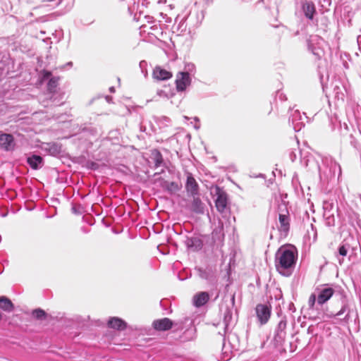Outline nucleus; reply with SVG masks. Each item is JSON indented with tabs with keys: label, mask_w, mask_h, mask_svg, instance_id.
I'll list each match as a JSON object with an SVG mask.
<instances>
[{
	"label": "nucleus",
	"mask_w": 361,
	"mask_h": 361,
	"mask_svg": "<svg viewBox=\"0 0 361 361\" xmlns=\"http://www.w3.org/2000/svg\"><path fill=\"white\" fill-rule=\"evenodd\" d=\"M297 258L298 253L294 247H280L275 255V267L277 271L284 276H290L294 270Z\"/></svg>",
	"instance_id": "f257e3e1"
},
{
	"label": "nucleus",
	"mask_w": 361,
	"mask_h": 361,
	"mask_svg": "<svg viewBox=\"0 0 361 361\" xmlns=\"http://www.w3.org/2000/svg\"><path fill=\"white\" fill-rule=\"evenodd\" d=\"M356 240L353 236H349L345 238L338 247V252L336 254L337 257H342L341 259L338 258V262L341 264L343 262V257H346L350 251L353 252L356 248Z\"/></svg>",
	"instance_id": "f03ea898"
},
{
	"label": "nucleus",
	"mask_w": 361,
	"mask_h": 361,
	"mask_svg": "<svg viewBox=\"0 0 361 361\" xmlns=\"http://www.w3.org/2000/svg\"><path fill=\"white\" fill-rule=\"evenodd\" d=\"M324 47H327L326 42L318 36L312 38L309 44V49L318 59H321L324 56Z\"/></svg>",
	"instance_id": "7ed1b4c3"
},
{
	"label": "nucleus",
	"mask_w": 361,
	"mask_h": 361,
	"mask_svg": "<svg viewBox=\"0 0 361 361\" xmlns=\"http://www.w3.org/2000/svg\"><path fill=\"white\" fill-rule=\"evenodd\" d=\"M343 300L341 310L335 314L329 316L330 318L338 319L341 322L348 324L350 319V308L348 303L345 300V296L342 295Z\"/></svg>",
	"instance_id": "20e7f679"
},
{
	"label": "nucleus",
	"mask_w": 361,
	"mask_h": 361,
	"mask_svg": "<svg viewBox=\"0 0 361 361\" xmlns=\"http://www.w3.org/2000/svg\"><path fill=\"white\" fill-rule=\"evenodd\" d=\"M176 86L178 92L185 90L190 85L191 78L187 72H178L176 75Z\"/></svg>",
	"instance_id": "39448f33"
},
{
	"label": "nucleus",
	"mask_w": 361,
	"mask_h": 361,
	"mask_svg": "<svg viewBox=\"0 0 361 361\" xmlns=\"http://www.w3.org/2000/svg\"><path fill=\"white\" fill-rule=\"evenodd\" d=\"M304 116L305 114H303ZM306 118V117H305ZM304 118L301 115L299 110H292V113L289 118V122L292 123L293 128L295 132L300 131L305 126Z\"/></svg>",
	"instance_id": "423d86ee"
},
{
	"label": "nucleus",
	"mask_w": 361,
	"mask_h": 361,
	"mask_svg": "<svg viewBox=\"0 0 361 361\" xmlns=\"http://www.w3.org/2000/svg\"><path fill=\"white\" fill-rule=\"evenodd\" d=\"M257 317L261 324H266L271 315V309L267 305L259 304L255 308Z\"/></svg>",
	"instance_id": "0eeeda50"
},
{
	"label": "nucleus",
	"mask_w": 361,
	"mask_h": 361,
	"mask_svg": "<svg viewBox=\"0 0 361 361\" xmlns=\"http://www.w3.org/2000/svg\"><path fill=\"white\" fill-rule=\"evenodd\" d=\"M172 76L173 74L171 71L160 66H155L152 71V78L157 81L167 80L171 79Z\"/></svg>",
	"instance_id": "6e6552de"
},
{
	"label": "nucleus",
	"mask_w": 361,
	"mask_h": 361,
	"mask_svg": "<svg viewBox=\"0 0 361 361\" xmlns=\"http://www.w3.org/2000/svg\"><path fill=\"white\" fill-rule=\"evenodd\" d=\"M216 195H217V197L215 200V205H216V209L219 212L223 213L227 207V203H228L227 194L224 191L221 190L218 188L216 189Z\"/></svg>",
	"instance_id": "1a4fd4ad"
},
{
	"label": "nucleus",
	"mask_w": 361,
	"mask_h": 361,
	"mask_svg": "<svg viewBox=\"0 0 361 361\" xmlns=\"http://www.w3.org/2000/svg\"><path fill=\"white\" fill-rule=\"evenodd\" d=\"M185 189L192 196L198 195L199 185L191 173H188Z\"/></svg>",
	"instance_id": "9d476101"
},
{
	"label": "nucleus",
	"mask_w": 361,
	"mask_h": 361,
	"mask_svg": "<svg viewBox=\"0 0 361 361\" xmlns=\"http://www.w3.org/2000/svg\"><path fill=\"white\" fill-rule=\"evenodd\" d=\"M172 326L173 322L166 317L154 320L152 323V326L157 331H167L171 329Z\"/></svg>",
	"instance_id": "9b49d317"
},
{
	"label": "nucleus",
	"mask_w": 361,
	"mask_h": 361,
	"mask_svg": "<svg viewBox=\"0 0 361 361\" xmlns=\"http://www.w3.org/2000/svg\"><path fill=\"white\" fill-rule=\"evenodd\" d=\"M14 146L13 137L11 134L2 133L0 135V147L6 151L13 149Z\"/></svg>",
	"instance_id": "f8f14e48"
},
{
	"label": "nucleus",
	"mask_w": 361,
	"mask_h": 361,
	"mask_svg": "<svg viewBox=\"0 0 361 361\" xmlns=\"http://www.w3.org/2000/svg\"><path fill=\"white\" fill-rule=\"evenodd\" d=\"M334 290L331 287L322 288L317 296V303L323 305L326 302L334 295Z\"/></svg>",
	"instance_id": "ddd939ff"
},
{
	"label": "nucleus",
	"mask_w": 361,
	"mask_h": 361,
	"mask_svg": "<svg viewBox=\"0 0 361 361\" xmlns=\"http://www.w3.org/2000/svg\"><path fill=\"white\" fill-rule=\"evenodd\" d=\"M235 304V295H233L231 297V307L226 305L224 311V323L225 324V330H228L230 323L232 320V308Z\"/></svg>",
	"instance_id": "4468645a"
},
{
	"label": "nucleus",
	"mask_w": 361,
	"mask_h": 361,
	"mask_svg": "<svg viewBox=\"0 0 361 361\" xmlns=\"http://www.w3.org/2000/svg\"><path fill=\"white\" fill-rule=\"evenodd\" d=\"M209 299V295L207 292H200L194 295L193 304L195 307H200L205 305Z\"/></svg>",
	"instance_id": "2eb2a0df"
},
{
	"label": "nucleus",
	"mask_w": 361,
	"mask_h": 361,
	"mask_svg": "<svg viewBox=\"0 0 361 361\" xmlns=\"http://www.w3.org/2000/svg\"><path fill=\"white\" fill-rule=\"evenodd\" d=\"M108 326L110 328L122 331L126 329L127 324L123 319L118 317H111L108 322Z\"/></svg>",
	"instance_id": "dca6fc26"
},
{
	"label": "nucleus",
	"mask_w": 361,
	"mask_h": 361,
	"mask_svg": "<svg viewBox=\"0 0 361 361\" xmlns=\"http://www.w3.org/2000/svg\"><path fill=\"white\" fill-rule=\"evenodd\" d=\"M188 248L192 251H197L202 247V241L197 237L188 238L185 241Z\"/></svg>",
	"instance_id": "f3484780"
},
{
	"label": "nucleus",
	"mask_w": 361,
	"mask_h": 361,
	"mask_svg": "<svg viewBox=\"0 0 361 361\" xmlns=\"http://www.w3.org/2000/svg\"><path fill=\"white\" fill-rule=\"evenodd\" d=\"M27 162L32 169H38L42 166L43 159L39 155H32L27 159Z\"/></svg>",
	"instance_id": "a211bd4d"
},
{
	"label": "nucleus",
	"mask_w": 361,
	"mask_h": 361,
	"mask_svg": "<svg viewBox=\"0 0 361 361\" xmlns=\"http://www.w3.org/2000/svg\"><path fill=\"white\" fill-rule=\"evenodd\" d=\"M279 220L280 224L279 230L288 233L290 229V219L288 214H279Z\"/></svg>",
	"instance_id": "6ab92c4d"
},
{
	"label": "nucleus",
	"mask_w": 361,
	"mask_h": 361,
	"mask_svg": "<svg viewBox=\"0 0 361 361\" xmlns=\"http://www.w3.org/2000/svg\"><path fill=\"white\" fill-rule=\"evenodd\" d=\"M195 269L198 273V276L202 279L211 280L214 277V271L211 267H207L205 269L200 267Z\"/></svg>",
	"instance_id": "aec40b11"
},
{
	"label": "nucleus",
	"mask_w": 361,
	"mask_h": 361,
	"mask_svg": "<svg viewBox=\"0 0 361 361\" xmlns=\"http://www.w3.org/2000/svg\"><path fill=\"white\" fill-rule=\"evenodd\" d=\"M0 308L3 310L11 312L14 309L12 302L5 296L0 297Z\"/></svg>",
	"instance_id": "412c9836"
},
{
	"label": "nucleus",
	"mask_w": 361,
	"mask_h": 361,
	"mask_svg": "<svg viewBox=\"0 0 361 361\" xmlns=\"http://www.w3.org/2000/svg\"><path fill=\"white\" fill-rule=\"evenodd\" d=\"M192 210L197 214L204 213V204L202 202L200 199L197 197L193 196V200L192 202Z\"/></svg>",
	"instance_id": "4be33fe9"
},
{
	"label": "nucleus",
	"mask_w": 361,
	"mask_h": 361,
	"mask_svg": "<svg viewBox=\"0 0 361 361\" xmlns=\"http://www.w3.org/2000/svg\"><path fill=\"white\" fill-rule=\"evenodd\" d=\"M324 218L325 224L327 226L333 227L335 226L334 211L327 210L325 209L324 212Z\"/></svg>",
	"instance_id": "5701e85b"
},
{
	"label": "nucleus",
	"mask_w": 361,
	"mask_h": 361,
	"mask_svg": "<svg viewBox=\"0 0 361 361\" xmlns=\"http://www.w3.org/2000/svg\"><path fill=\"white\" fill-rule=\"evenodd\" d=\"M303 10L305 16L309 18L312 19L315 13V6L313 2L309 1L303 5Z\"/></svg>",
	"instance_id": "b1692460"
},
{
	"label": "nucleus",
	"mask_w": 361,
	"mask_h": 361,
	"mask_svg": "<svg viewBox=\"0 0 361 361\" xmlns=\"http://www.w3.org/2000/svg\"><path fill=\"white\" fill-rule=\"evenodd\" d=\"M212 238L214 241L219 240L221 241L224 238V233H223V224H221V226L219 228H215L212 233Z\"/></svg>",
	"instance_id": "393cba45"
},
{
	"label": "nucleus",
	"mask_w": 361,
	"mask_h": 361,
	"mask_svg": "<svg viewBox=\"0 0 361 361\" xmlns=\"http://www.w3.org/2000/svg\"><path fill=\"white\" fill-rule=\"evenodd\" d=\"M59 78L58 77H52L49 79L47 83V90L50 92H54L56 91V88L58 85Z\"/></svg>",
	"instance_id": "a878e982"
},
{
	"label": "nucleus",
	"mask_w": 361,
	"mask_h": 361,
	"mask_svg": "<svg viewBox=\"0 0 361 361\" xmlns=\"http://www.w3.org/2000/svg\"><path fill=\"white\" fill-rule=\"evenodd\" d=\"M286 327V322L284 321H281L278 326L277 329L276 330V334L275 337H279L280 338H282L285 336V329Z\"/></svg>",
	"instance_id": "bb28decb"
},
{
	"label": "nucleus",
	"mask_w": 361,
	"mask_h": 361,
	"mask_svg": "<svg viewBox=\"0 0 361 361\" xmlns=\"http://www.w3.org/2000/svg\"><path fill=\"white\" fill-rule=\"evenodd\" d=\"M164 188L171 193L176 192L179 190L178 184L175 182L165 181L164 183Z\"/></svg>",
	"instance_id": "cd10ccee"
},
{
	"label": "nucleus",
	"mask_w": 361,
	"mask_h": 361,
	"mask_svg": "<svg viewBox=\"0 0 361 361\" xmlns=\"http://www.w3.org/2000/svg\"><path fill=\"white\" fill-rule=\"evenodd\" d=\"M154 159L156 167L161 166L164 161L162 155L159 151H156L154 154Z\"/></svg>",
	"instance_id": "c85d7f7f"
},
{
	"label": "nucleus",
	"mask_w": 361,
	"mask_h": 361,
	"mask_svg": "<svg viewBox=\"0 0 361 361\" xmlns=\"http://www.w3.org/2000/svg\"><path fill=\"white\" fill-rule=\"evenodd\" d=\"M32 314L35 318L38 319H42L46 317V312L41 309L35 310L32 312Z\"/></svg>",
	"instance_id": "c756f323"
},
{
	"label": "nucleus",
	"mask_w": 361,
	"mask_h": 361,
	"mask_svg": "<svg viewBox=\"0 0 361 361\" xmlns=\"http://www.w3.org/2000/svg\"><path fill=\"white\" fill-rule=\"evenodd\" d=\"M316 300L317 301V298L316 297L315 294H314V293L311 294V295L310 296L309 300H308V305L310 309H313V307L315 305Z\"/></svg>",
	"instance_id": "7c9ffc66"
},
{
	"label": "nucleus",
	"mask_w": 361,
	"mask_h": 361,
	"mask_svg": "<svg viewBox=\"0 0 361 361\" xmlns=\"http://www.w3.org/2000/svg\"><path fill=\"white\" fill-rule=\"evenodd\" d=\"M147 66V63L145 61H141L140 62V68H141L142 72L144 73L145 77L147 76V71L146 70Z\"/></svg>",
	"instance_id": "2f4dec72"
},
{
	"label": "nucleus",
	"mask_w": 361,
	"mask_h": 361,
	"mask_svg": "<svg viewBox=\"0 0 361 361\" xmlns=\"http://www.w3.org/2000/svg\"><path fill=\"white\" fill-rule=\"evenodd\" d=\"M195 66L193 63H188L185 66V72L188 73L189 75H190V73L193 72L195 71Z\"/></svg>",
	"instance_id": "473e14b6"
},
{
	"label": "nucleus",
	"mask_w": 361,
	"mask_h": 361,
	"mask_svg": "<svg viewBox=\"0 0 361 361\" xmlns=\"http://www.w3.org/2000/svg\"><path fill=\"white\" fill-rule=\"evenodd\" d=\"M51 76V73L48 71H43L42 72V80L44 81L47 79H50L49 78Z\"/></svg>",
	"instance_id": "72a5a7b5"
},
{
	"label": "nucleus",
	"mask_w": 361,
	"mask_h": 361,
	"mask_svg": "<svg viewBox=\"0 0 361 361\" xmlns=\"http://www.w3.org/2000/svg\"><path fill=\"white\" fill-rule=\"evenodd\" d=\"M296 149L292 150L289 153L290 159L292 161H294L297 157V154L295 152Z\"/></svg>",
	"instance_id": "f704fd0d"
},
{
	"label": "nucleus",
	"mask_w": 361,
	"mask_h": 361,
	"mask_svg": "<svg viewBox=\"0 0 361 361\" xmlns=\"http://www.w3.org/2000/svg\"><path fill=\"white\" fill-rule=\"evenodd\" d=\"M50 151H52L53 153H59L60 147H59L56 145H53L50 148Z\"/></svg>",
	"instance_id": "c9c22d12"
},
{
	"label": "nucleus",
	"mask_w": 361,
	"mask_h": 361,
	"mask_svg": "<svg viewBox=\"0 0 361 361\" xmlns=\"http://www.w3.org/2000/svg\"><path fill=\"white\" fill-rule=\"evenodd\" d=\"M109 90H110V92H114V87H110Z\"/></svg>",
	"instance_id": "e433bc0d"
},
{
	"label": "nucleus",
	"mask_w": 361,
	"mask_h": 361,
	"mask_svg": "<svg viewBox=\"0 0 361 361\" xmlns=\"http://www.w3.org/2000/svg\"><path fill=\"white\" fill-rule=\"evenodd\" d=\"M361 42V36L357 37V42L360 43Z\"/></svg>",
	"instance_id": "4c0bfd02"
},
{
	"label": "nucleus",
	"mask_w": 361,
	"mask_h": 361,
	"mask_svg": "<svg viewBox=\"0 0 361 361\" xmlns=\"http://www.w3.org/2000/svg\"><path fill=\"white\" fill-rule=\"evenodd\" d=\"M72 64H73V63H72V62H68L66 65H67V66H72Z\"/></svg>",
	"instance_id": "58836bf2"
},
{
	"label": "nucleus",
	"mask_w": 361,
	"mask_h": 361,
	"mask_svg": "<svg viewBox=\"0 0 361 361\" xmlns=\"http://www.w3.org/2000/svg\"><path fill=\"white\" fill-rule=\"evenodd\" d=\"M162 92H163V91H162V90H160V92H158V94L161 95V93H162Z\"/></svg>",
	"instance_id": "ea45409f"
},
{
	"label": "nucleus",
	"mask_w": 361,
	"mask_h": 361,
	"mask_svg": "<svg viewBox=\"0 0 361 361\" xmlns=\"http://www.w3.org/2000/svg\"><path fill=\"white\" fill-rule=\"evenodd\" d=\"M338 169H339V171H341V166H338Z\"/></svg>",
	"instance_id": "a19ab883"
}]
</instances>
